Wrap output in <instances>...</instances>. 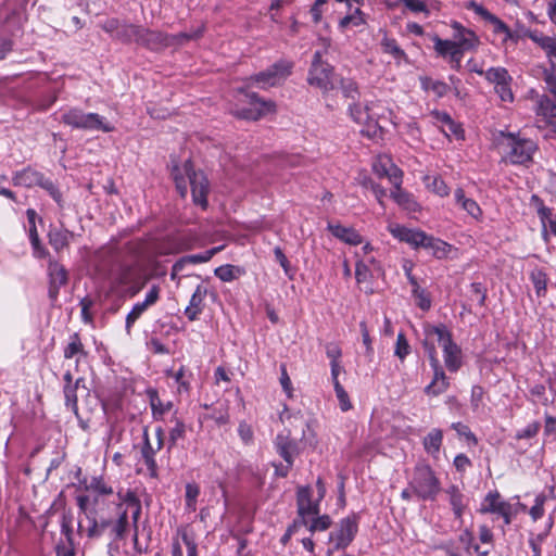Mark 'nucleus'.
Here are the masks:
<instances>
[{
	"mask_svg": "<svg viewBox=\"0 0 556 556\" xmlns=\"http://www.w3.org/2000/svg\"><path fill=\"white\" fill-rule=\"evenodd\" d=\"M89 496L80 494L76 496V503L79 513L83 514L88 521L86 535L88 539H99L105 532H109L110 539L113 541L122 540L126 536L128 528V514L123 508V504L116 505L118 509L117 518L109 514L105 508H88Z\"/></svg>",
	"mask_w": 556,
	"mask_h": 556,
	"instance_id": "nucleus-1",
	"label": "nucleus"
},
{
	"mask_svg": "<svg viewBox=\"0 0 556 556\" xmlns=\"http://www.w3.org/2000/svg\"><path fill=\"white\" fill-rule=\"evenodd\" d=\"M498 144L507 149L506 157L515 165H522L532 161L536 151V144L530 140L520 138L518 134L500 131Z\"/></svg>",
	"mask_w": 556,
	"mask_h": 556,
	"instance_id": "nucleus-2",
	"label": "nucleus"
},
{
	"mask_svg": "<svg viewBox=\"0 0 556 556\" xmlns=\"http://www.w3.org/2000/svg\"><path fill=\"white\" fill-rule=\"evenodd\" d=\"M414 494L422 501H435L441 484L434 471L428 465H417L409 482Z\"/></svg>",
	"mask_w": 556,
	"mask_h": 556,
	"instance_id": "nucleus-3",
	"label": "nucleus"
},
{
	"mask_svg": "<svg viewBox=\"0 0 556 556\" xmlns=\"http://www.w3.org/2000/svg\"><path fill=\"white\" fill-rule=\"evenodd\" d=\"M336 81L333 66L323 60L320 51H316L313 55L307 83L328 92L337 87Z\"/></svg>",
	"mask_w": 556,
	"mask_h": 556,
	"instance_id": "nucleus-4",
	"label": "nucleus"
},
{
	"mask_svg": "<svg viewBox=\"0 0 556 556\" xmlns=\"http://www.w3.org/2000/svg\"><path fill=\"white\" fill-rule=\"evenodd\" d=\"M61 122L72 128L83 130H101L103 132H110L113 127L103 122V117L97 113H85L80 109H71L63 113Z\"/></svg>",
	"mask_w": 556,
	"mask_h": 556,
	"instance_id": "nucleus-5",
	"label": "nucleus"
},
{
	"mask_svg": "<svg viewBox=\"0 0 556 556\" xmlns=\"http://www.w3.org/2000/svg\"><path fill=\"white\" fill-rule=\"evenodd\" d=\"M359 515H352L341 519L336 529L329 534V542L333 543V549H345L355 539L358 532Z\"/></svg>",
	"mask_w": 556,
	"mask_h": 556,
	"instance_id": "nucleus-6",
	"label": "nucleus"
},
{
	"mask_svg": "<svg viewBox=\"0 0 556 556\" xmlns=\"http://www.w3.org/2000/svg\"><path fill=\"white\" fill-rule=\"evenodd\" d=\"M184 170L189 179L193 203L205 210L208 205L207 194L210 191V184L206 176L201 170H194L190 160L185 162Z\"/></svg>",
	"mask_w": 556,
	"mask_h": 556,
	"instance_id": "nucleus-7",
	"label": "nucleus"
},
{
	"mask_svg": "<svg viewBox=\"0 0 556 556\" xmlns=\"http://www.w3.org/2000/svg\"><path fill=\"white\" fill-rule=\"evenodd\" d=\"M240 91L244 92L247 101L251 106L233 110L232 114L237 118L245 121H257L265 114L273 112L275 110L274 102L261 99L257 93L248 92L243 89H240Z\"/></svg>",
	"mask_w": 556,
	"mask_h": 556,
	"instance_id": "nucleus-8",
	"label": "nucleus"
},
{
	"mask_svg": "<svg viewBox=\"0 0 556 556\" xmlns=\"http://www.w3.org/2000/svg\"><path fill=\"white\" fill-rule=\"evenodd\" d=\"M274 444L279 456L289 466H293L294 457L300 455L302 448L300 442L291 437L290 430L286 433H278Z\"/></svg>",
	"mask_w": 556,
	"mask_h": 556,
	"instance_id": "nucleus-9",
	"label": "nucleus"
},
{
	"mask_svg": "<svg viewBox=\"0 0 556 556\" xmlns=\"http://www.w3.org/2000/svg\"><path fill=\"white\" fill-rule=\"evenodd\" d=\"M137 45L151 51H161L169 47V34L141 26Z\"/></svg>",
	"mask_w": 556,
	"mask_h": 556,
	"instance_id": "nucleus-10",
	"label": "nucleus"
},
{
	"mask_svg": "<svg viewBox=\"0 0 556 556\" xmlns=\"http://www.w3.org/2000/svg\"><path fill=\"white\" fill-rule=\"evenodd\" d=\"M49 290L48 295L52 302H55L61 287L68 281V274L65 267L58 261H50L48 265Z\"/></svg>",
	"mask_w": 556,
	"mask_h": 556,
	"instance_id": "nucleus-11",
	"label": "nucleus"
},
{
	"mask_svg": "<svg viewBox=\"0 0 556 556\" xmlns=\"http://www.w3.org/2000/svg\"><path fill=\"white\" fill-rule=\"evenodd\" d=\"M292 65L286 61L276 62L268 70L261 72L252 77V79L261 86H274L278 78L290 75Z\"/></svg>",
	"mask_w": 556,
	"mask_h": 556,
	"instance_id": "nucleus-12",
	"label": "nucleus"
},
{
	"mask_svg": "<svg viewBox=\"0 0 556 556\" xmlns=\"http://www.w3.org/2000/svg\"><path fill=\"white\" fill-rule=\"evenodd\" d=\"M452 28L454 29L452 42L456 43L457 49L468 51L478 47L479 38L473 30L464 27L458 22H453Z\"/></svg>",
	"mask_w": 556,
	"mask_h": 556,
	"instance_id": "nucleus-13",
	"label": "nucleus"
},
{
	"mask_svg": "<svg viewBox=\"0 0 556 556\" xmlns=\"http://www.w3.org/2000/svg\"><path fill=\"white\" fill-rule=\"evenodd\" d=\"M390 232L402 242H406L413 248H421L425 244L426 232L418 229L406 228L401 225H392L389 227Z\"/></svg>",
	"mask_w": 556,
	"mask_h": 556,
	"instance_id": "nucleus-14",
	"label": "nucleus"
},
{
	"mask_svg": "<svg viewBox=\"0 0 556 556\" xmlns=\"http://www.w3.org/2000/svg\"><path fill=\"white\" fill-rule=\"evenodd\" d=\"M430 366L433 369V379L425 388V393L427 395L438 396L447 390L450 382L440 362L432 363Z\"/></svg>",
	"mask_w": 556,
	"mask_h": 556,
	"instance_id": "nucleus-15",
	"label": "nucleus"
},
{
	"mask_svg": "<svg viewBox=\"0 0 556 556\" xmlns=\"http://www.w3.org/2000/svg\"><path fill=\"white\" fill-rule=\"evenodd\" d=\"M26 216H27V220L29 224L28 232H29V240H30V243H31V247L34 250V255L38 258H43L48 255V251L42 245V243L39 239V236H38V231H37V227H36L37 213L34 208H28L26 211Z\"/></svg>",
	"mask_w": 556,
	"mask_h": 556,
	"instance_id": "nucleus-16",
	"label": "nucleus"
},
{
	"mask_svg": "<svg viewBox=\"0 0 556 556\" xmlns=\"http://www.w3.org/2000/svg\"><path fill=\"white\" fill-rule=\"evenodd\" d=\"M42 175V173L31 168L30 166H27L22 170H17L14 173L12 177V184L14 186L33 188L39 185Z\"/></svg>",
	"mask_w": 556,
	"mask_h": 556,
	"instance_id": "nucleus-17",
	"label": "nucleus"
},
{
	"mask_svg": "<svg viewBox=\"0 0 556 556\" xmlns=\"http://www.w3.org/2000/svg\"><path fill=\"white\" fill-rule=\"evenodd\" d=\"M327 228L332 236L350 245H358L363 242L362 236L352 227L328 224Z\"/></svg>",
	"mask_w": 556,
	"mask_h": 556,
	"instance_id": "nucleus-18",
	"label": "nucleus"
},
{
	"mask_svg": "<svg viewBox=\"0 0 556 556\" xmlns=\"http://www.w3.org/2000/svg\"><path fill=\"white\" fill-rule=\"evenodd\" d=\"M147 395L149 397V403L152 410L153 419L161 420L165 413L169 412L173 408V402L168 401L163 403L159 396V392L156 389L149 388L147 390Z\"/></svg>",
	"mask_w": 556,
	"mask_h": 556,
	"instance_id": "nucleus-19",
	"label": "nucleus"
},
{
	"mask_svg": "<svg viewBox=\"0 0 556 556\" xmlns=\"http://www.w3.org/2000/svg\"><path fill=\"white\" fill-rule=\"evenodd\" d=\"M500 497L501 495L497 491L488 493L484 498V503L480 508V513L501 515L506 508H511V505L508 502L500 501Z\"/></svg>",
	"mask_w": 556,
	"mask_h": 556,
	"instance_id": "nucleus-20",
	"label": "nucleus"
},
{
	"mask_svg": "<svg viewBox=\"0 0 556 556\" xmlns=\"http://www.w3.org/2000/svg\"><path fill=\"white\" fill-rule=\"evenodd\" d=\"M206 294V289L199 285L193 292L189 305L185 309V315L191 321L197 320L199 314L202 312V302Z\"/></svg>",
	"mask_w": 556,
	"mask_h": 556,
	"instance_id": "nucleus-21",
	"label": "nucleus"
},
{
	"mask_svg": "<svg viewBox=\"0 0 556 556\" xmlns=\"http://www.w3.org/2000/svg\"><path fill=\"white\" fill-rule=\"evenodd\" d=\"M448 495V501L452 506L454 516L456 519L462 520L464 510L466 508V504L464 503V494L460 492L459 488L455 484L450 485L445 490Z\"/></svg>",
	"mask_w": 556,
	"mask_h": 556,
	"instance_id": "nucleus-22",
	"label": "nucleus"
},
{
	"mask_svg": "<svg viewBox=\"0 0 556 556\" xmlns=\"http://www.w3.org/2000/svg\"><path fill=\"white\" fill-rule=\"evenodd\" d=\"M525 36L545 50L547 56H556V41L549 36H544L536 30H525Z\"/></svg>",
	"mask_w": 556,
	"mask_h": 556,
	"instance_id": "nucleus-23",
	"label": "nucleus"
},
{
	"mask_svg": "<svg viewBox=\"0 0 556 556\" xmlns=\"http://www.w3.org/2000/svg\"><path fill=\"white\" fill-rule=\"evenodd\" d=\"M61 532L66 539L67 546L63 542H60L55 546L56 556H75L72 525H61Z\"/></svg>",
	"mask_w": 556,
	"mask_h": 556,
	"instance_id": "nucleus-24",
	"label": "nucleus"
},
{
	"mask_svg": "<svg viewBox=\"0 0 556 556\" xmlns=\"http://www.w3.org/2000/svg\"><path fill=\"white\" fill-rule=\"evenodd\" d=\"M444 363L451 372H456L462 367V350L455 343L452 346H445L443 351Z\"/></svg>",
	"mask_w": 556,
	"mask_h": 556,
	"instance_id": "nucleus-25",
	"label": "nucleus"
},
{
	"mask_svg": "<svg viewBox=\"0 0 556 556\" xmlns=\"http://www.w3.org/2000/svg\"><path fill=\"white\" fill-rule=\"evenodd\" d=\"M72 236L67 229L51 228L48 232L49 243L56 252L68 245Z\"/></svg>",
	"mask_w": 556,
	"mask_h": 556,
	"instance_id": "nucleus-26",
	"label": "nucleus"
},
{
	"mask_svg": "<svg viewBox=\"0 0 556 556\" xmlns=\"http://www.w3.org/2000/svg\"><path fill=\"white\" fill-rule=\"evenodd\" d=\"M424 241L425 244H422L421 248L431 251L432 255L437 258L445 257L451 249V245L443 240L428 236L427 233Z\"/></svg>",
	"mask_w": 556,
	"mask_h": 556,
	"instance_id": "nucleus-27",
	"label": "nucleus"
},
{
	"mask_svg": "<svg viewBox=\"0 0 556 556\" xmlns=\"http://www.w3.org/2000/svg\"><path fill=\"white\" fill-rule=\"evenodd\" d=\"M311 485H302L296 491V513L298 515H306V510L313 504Z\"/></svg>",
	"mask_w": 556,
	"mask_h": 556,
	"instance_id": "nucleus-28",
	"label": "nucleus"
},
{
	"mask_svg": "<svg viewBox=\"0 0 556 556\" xmlns=\"http://www.w3.org/2000/svg\"><path fill=\"white\" fill-rule=\"evenodd\" d=\"M244 273L245 270L242 267L231 264L222 265L214 270L215 276L224 282H230Z\"/></svg>",
	"mask_w": 556,
	"mask_h": 556,
	"instance_id": "nucleus-29",
	"label": "nucleus"
},
{
	"mask_svg": "<svg viewBox=\"0 0 556 556\" xmlns=\"http://www.w3.org/2000/svg\"><path fill=\"white\" fill-rule=\"evenodd\" d=\"M140 29L141 25L128 24L124 22L118 29V34L114 35V37L124 43H130L132 41L137 43Z\"/></svg>",
	"mask_w": 556,
	"mask_h": 556,
	"instance_id": "nucleus-30",
	"label": "nucleus"
},
{
	"mask_svg": "<svg viewBox=\"0 0 556 556\" xmlns=\"http://www.w3.org/2000/svg\"><path fill=\"white\" fill-rule=\"evenodd\" d=\"M443 433L440 429H432L424 439V447L427 453L435 455L442 445Z\"/></svg>",
	"mask_w": 556,
	"mask_h": 556,
	"instance_id": "nucleus-31",
	"label": "nucleus"
},
{
	"mask_svg": "<svg viewBox=\"0 0 556 556\" xmlns=\"http://www.w3.org/2000/svg\"><path fill=\"white\" fill-rule=\"evenodd\" d=\"M420 81L425 90L433 91L439 98L444 97L450 91V86L444 81L433 80L430 77H421Z\"/></svg>",
	"mask_w": 556,
	"mask_h": 556,
	"instance_id": "nucleus-32",
	"label": "nucleus"
},
{
	"mask_svg": "<svg viewBox=\"0 0 556 556\" xmlns=\"http://www.w3.org/2000/svg\"><path fill=\"white\" fill-rule=\"evenodd\" d=\"M76 354L86 355L79 333L75 332L70 337V342L64 349V358H73Z\"/></svg>",
	"mask_w": 556,
	"mask_h": 556,
	"instance_id": "nucleus-33",
	"label": "nucleus"
},
{
	"mask_svg": "<svg viewBox=\"0 0 556 556\" xmlns=\"http://www.w3.org/2000/svg\"><path fill=\"white\" fill-rule=\"evenodd\" d=\"M38 187L46 190L50 194V197L56 202V204L60 207H63L62 192L60 191L59 187L54 181H52L49 178H46L45 175H42Z\"/></svg>",
	"mask_w": 556,
	"mask_h": 556,
	"instance_id": "nucleus-34",
	"label": "nucleus"
},
{
	"mask_svg": "<svg viewBox=\"0 0 556 556\" xmlns=\"http://www.w3.org/2000/svg\"><path fill=\"white\" fill-rule=\"evenodd\" d=\"M435 52L443 58L450 56L453 50L457 49L456 43L448 39H441L438 35H433Z\"/></svg>",
	"mask_w": 556,
	"mask_h": 556,
	"instance_id": "nucleus-35",
	"label": "nucleus"
},
{
	"mask_svg": "<svg viewBox=\"0 0 556 556\" xmlns=\"http://www.w3.org/2000/svg\"><path fill=\"white\" fill-rule=\"evenodd\" d=\"M339 84L345 98L351 99L353 102L359 98L357 84L353 79L340 78Z\"/></svg>",
	"mask_w": 556,
	"mask_h": 556,
	"instance_id": "nucleus-36",
	"label": "nucleus"
},
{
	"mask_svg": "<svg viewBox=\"0 0 556 556\" xmlns=\"http://www.w3.org/2000/svg\"><path fill=\"white\" fill-rule=\"evenodd\" d=\"M381 47L384 53L391 54L394 59H405L406 53L403 49H401L393 38L384 37L381 40Z\"/></svg>",
	"mask_w": 556,
	"mask_h": 556,
	"instance_id": "nucleus-37",
	"label": "nucleus"
},
{
	"mask_svg": "<svg viewBox=\"0 0 556 556\" xmlns=\"http://www.w3.org/2000/svg\"><path fill=\"white\" fill-rule=\"evenodd\" d=\"M531 281L534 286L538 296H543L546 293L547 276L542 269H536L531 273Z\"/></svg>",
	"mask_w": 556,
	"mask_h": 556,
	"instance_id": "nucleus-38",
	"label": "nucleus"
},
{
	"mask_svg": "<svg viewBox=\"0 0 556 556\" xmlns=\"http://www.w3.org/2000/svg\"><path fill=\"white\" fill-rule=\"evenodd\" d=\"M172 421H175V427L172 428L170 431H169V438H168L169 446H168V448H172L173 446H175L179 439H184L185 438V433H186V426H185V422L181 419H179L176 416H173Z\"/></svg>",
	"mask_w": 556,
	"mask_h": 556,
	"instance_id": "nucleus-39",
	"label": "nucleus"
},
{
	"mask_svg": "<svg viewBox=\"0 0 556 556\" xmlns=\"http://www.w3.org/2000/svg\"><path fill=\"white\" fill-rule=\"evenodd\" d=\"M412 294L416 301V305L424 312L431 308V296L430 293L421 287L412 289Z\"/></svg>",
	"mask_w": 556,
	"mask_h": 556,
	"instance_id": "nucleus-40",
	"label": "nucleus"
},
{
	"mask_svg": "<svg viewBox=\"0 0 556 556\" xmlns=\"http://www.w3.org/2000/svg\"><path fill=\"white\" fill-rule=\"evenodd\" d=\"M485 77L490 83H493L496 86L503 84L506 80H511L507 70L504 67H491L486 71Z\"/></svg>",
	"mask_w": 556,
	"mask_h": 556,
	"instance_id": "nucleus-41",
	"label": "nucleus"
},
{
	"mask_svg": "<svg viewBox=\"0 0 556 556\" xmlns=\"http://www.w3.org/2000/svg\"><path fill=\"white\" fill-rule=\"evenodd\" d=\"M539 114L546 118H555L556 103L547 96H542L539 100Z\"/></svg>",
	"mask_w": 556,
	"mask_h": 556,
	"instance_id": "nucleus-42",
	"label": "nucleus"
},
{
	"mask_svg": "<svg viewBox=\"0 0 556 556\" xmlns=\"http://www.w3.org/2000/svg\"><path fill=\"white\" fill-rule=\"evenodd\" d=\"M426 337L437 336L438 342L443 341L446 337L452 336V332L447 329L444 324L425 326Z\"/></svg>",
	"mask_w": 556,
	"mask_h": 556,
	"instance_id": "nucleus-43",
	"label": "nucleus"
},
{
	"mask_svg": "<svg viewBox=\"0 0 556 556\" xmlns=\"http://www.w3.org/2000/svg\"><path fill=\"white\" fill-rule=\"evenodd\" d=\"M77 391H78L77 384H68V386H64V388H63L65 405L67 408H71L74 413H77V410H78Z\"/></svg>",
	"mask_w": 556,
	"mask_h": 556,
	"instance_id": "nucleus-44",
	"label": "nucleus"
},
{
	"mask_svg": "<svg viewBox=\"0 0 556 556\" xmlns=\"http://www.w3.org/2000/svg\"><path fill=\"white\" fill-rule=\"evenodd\" d=\"M331 525L332 520L330 516L325 514L312 519L308 526V531L311 533H314L316 531H326L331 527Z\"/></svg>",
	"mask_w": 556,
	"mask_h": 556,
	"instance_id": "nucleus-45",
	"label": "nucleus"
},
{
	"mask_svg": "<svg viewBox=\"0 0 556 556\" xmlns=\"http://www.w3.org/2000/svg\"><path fill=\"white\" fill-rule=\"evenodd\" d=\"M148 307L142 302L136 303L134 305L132 309L126 316L125 329L127 333H130L132 325L136 323L137 319H139V317L143 314V312Z\"/></svg>",
	"mask_w": 556,
	"mask_h": 556,
	"instance_id": "nucleus-46",
	"label": "nucleus"
},
{
	"mask_svg": "<svg viewBox=\"0 0 556 556\" xmlns=\"http://www.w3.org/2000/svg\"><path fill=\"white\" fill-rule=\"evenodd\" d=\"M86 490H92L102 495H111L113 493V489L104 482L101 476L92 477L90 484L86 485Z\"/></svg>",
	"mask_w": 556,
	"mask_h": 556,
	"instance_id": "nucleus-47",
	"label": "nucleus"
},
{
	"mask_svg": "<svg viewBox=\"0 0 556 556\" xmlns=\"http://www.w3.org/2000/svg\"><path fill=\"white\" fill-rule=\"evenodd\" d=\"M556 65L551 62V68H545L543 73V80L546 84L547 90L556 98Z\"/></svg>",
	"mask_w": 556,
	"mask_h": 556,
	"instance_id": "nucleus-48",
	"label": "nucleus"
},
{
	"mask_svg": "<svg viewBox=\"0 0 556 556\" xmlns=\"http://www.w3.org/2000/svg\"><path fill=\"white\" fill-rule=\"evenodd\" d=\"M223 247H215L210 250H206L203 253L187 255L188 262L192 264L206 263L208 262L216 253L222 251Z\"/></svg>",
	"mask_w": 556,
	"mask_h": 556,
	"instance_id": "nucleus-49",
	"label": "nucleus"
},
{
	"mask_svg": "<svg viewBox=\"0 0 556 556\" xmlns=\"http://www.w3.org/2000/svg\"><path fill=\"white\" fill-rule=\"evenodd\" d=\"M274 254H275L276 261L283 268L285 274L290 279H293V276H294L293 269L291 268L290 262L287 258L286 254L283 253L282 249L280 247H275Z\"/></svg>",
	"mask_w": 556,
	"mask_h": 556,
	"instance_id": "nucleus-50",
	"label": "nucleus"
},
{
	"mask_svg": "<svg viewBox=\"0 0 556 556\" xmlns=\"http://www.w3.org/2000/svg\"><path fill=\"white\" fill-rule=\"evenodd\" d=\"M410 351V346L408 341L403 332H400L396 338L395 351L394 354L400 358L404 359Z\"/></svg>",
	"mask_w": 556,
	"mask_h": 556,
	"instance_id": "nucleus-51",
	"label": "nucleus"
},
{
	"mask_svg": "<svg viewBox=\"0 0 556 556\" xmlns=\"http://www.w3.org/2000/svg\"><path fill=\"white\" fill-rule=\"evenodd\" d=\"M470 299L477 300L480 306H484L486 299V289L481 282H472L470 285Z\"/></svg>",
	"mask_w": 556,
	"mask_h": 556,
	"instance_id": "nucleus-52",
	"label": "nucleus"
},
{
	"mask_svg": "<svg viewBox=\"0 0 556 556\" xmlns=\"http://www.w3.org/2000/svg\"><path fill=\"white\" fill-rule=\"evenodd\" d=\"M200 494V488L195 483H188L186 485V505L189 509L195 510L197 497Z\"/></svg>",
	"mask_w": 556,
	"mask_h": 556,
	"instance_id": "nucleus-53",
	"label": "nucleus"
},
{
	"mask_svg": "<svg viewBox=\"0 0 556 556\" xmlns=\"http://www.w3.org/2000/svg\"><path fill=\"white\" fill-rule=\"evenodd\" d=\"M333 388H334L336 395H337L339 404H340V408L343 412H348L349 409H351L352 404H351L349 394L344 390V388L341 386V383L339 381H336V386H333Z\"/></svg>",
	"mask_w": 556,
	"mask_h": 556,
	"instance_id": "nucleus-54",
	"label": "nucleus"
},
{
	"mask_svg": "<svg viewBox=\"0 0 556 556\" xmlns=\"http://www.w3.org/2000/svg\"><path fill=\"white\" fill-rule=\"evenodd\" d=\"M203 34V30L202 29H198L197 31H194L193 34H189V33H179V34H176V35H169V38L170 41H169V47L170 46H175V45H182L191 39H197L199 37H201Z\"/></svg>",
	"mask_w": 556,
	"mask_h": 556,
	"instance_id": "nucleus-55",
	"label": "nucleus"
},
{
	"mask_svg": "<svg viewBox=\"0 0 556 556\" xmlns=\"http://www.w3.org/2000/svg\"><path fill=\"white\" fill-rule=\"evenodd\" d=\"M364 23L365 20L363 18V12L359 9H356L353 14L345 15L343 18H341L339 22V26L341 28H345L350 24H353L354 26H359Z\"/></svg>",
	"mask_w": 556,
	"mask_h": 556,
	"instance_id": "nucleus-56",
	"label": "nucleus"
},
{
	"mask_svg": "<svg viewBox=\"0 0 556 556\" xmlns=\"http://www.w3.org/2000/svg\"><path fill=\"white\" fill-rule=\"evenodd\" d=\"M361 132L370 139H378L382 138L383 128L376 121H369Z\"/></svg>",
	"mask_w": 556,
	"mask_h": 556,
	"instance_id": "nucleus-57",
	"label": "nucleus"
},
{
	"mask_svg": "<svg viewBox=\"0 0 556 556\" xmlns=\"http://www.w3.org/2000/svg\"><path fill=\"white\" fill-rule=\"evenodd\" d=\"M391 197L395 200L396 203L405 206V208H410V205L415 204V202L412 200L410 194L405 192L401 188H396L393 191H391Z\"/></svg>",
	"mask_w": 556,
	"mask_h": 556,
	"instance_id": "nucleus-58",
	"label": "nucleus"
},
{
	"mask_svg": "<svg viewBox=\"0 0 556 556\" xmlns=\"http://www.w3.org/2000/svg\"><path fill=\"white\" fill-rule=\"evenodd\" d=\"M305 428L306 429H303L302 431L300 442H304V444H307L311 447L315 448L318 444V440L315 431L311 427L309 421H305Z\"/></svg>",
	"mask_w": 556,
	"mask_h": 556,
	"instance_id": "nucleus-59",
	"label": "nucleus"
},
{
	"mask_svg": "<svg viewBox=\"0 0 556 556\" xmlns=\"http://www.w3.org/2000/svg\"><path fill=\"white\" fill-rule=\"evenodd\" d=\"M452 429H454L458 435L465 437L469 442H471L473 445L478 443V440L476 435L471 432L468 426L464 425L463 422H453Z\"/></svg>",
	"mask_w": 556,
	"mask_h": 556,
	"instance_id": "nucleus-60",
	"label": "nucleus"
},
{
	"mask_svg": "<svg viewBox=\"0 0 556 556\" xmlns=\"http://www.w3.org/2000/svg\"><path fill=\"white\" fill-rule=\"evenodd\" d=\"M540 428L541 424L539 421L531 422L525 429L517 432L516 439H532L538 434Z\"/></svg>",
	"mask_w": 556,
	"mask_h": 556,
	"instance_id": "nucleus-61",
	"label": "nucleus"
},
{
	"mask_svg": "<svg viewBox=\"0 0 556 556\" xmlns=\"http://www.w3.org/2000/svg\"><path fill=\"white\" fill-rule=\"evenodd\" d=\"M463 210H465L471 217L478 219L482 215V211L478 203L472 199L464 200L460 205Z\"/></svg>",
	"mask_w": 556,
	"mask_h": 556,
	"instance_id": "nucleus-62",
	"label": "nucleus"
},
{
	"mask_svg": "<svg viewBox=\"0 0 556 556\" xmlns=\"http://www.w3.org/2000/svg\"><path fill=\"white\" fill-rule=\"evenodd\" d=\"M402 176V170L394 164L390 163V169L387 177L389 178L390 182L394 186V189L401 188Z\"/></svg>",
	"mask_w": 556,
	"mask_h": 556,
	"instance_id": "nucleus-63",
	"label": "nucleus"
},
{
	"mask_svg": "<svg viewBox=\"0 0 556 556\" xmlns=\"http://www.w3.org/2000/svg\"><path fill=\"white\" fill-rule=\"evenodd\" d=\"M509 81L510 80H506L503 84L495 86V90L503 101L511 102L514 100V96L509 87Z\"/></svg>",
	"mask_w": 556,
	"mask_h": 556,
	"instance_id": "nucleus-64",
	"label": "nucleus"
}]
</instances>
